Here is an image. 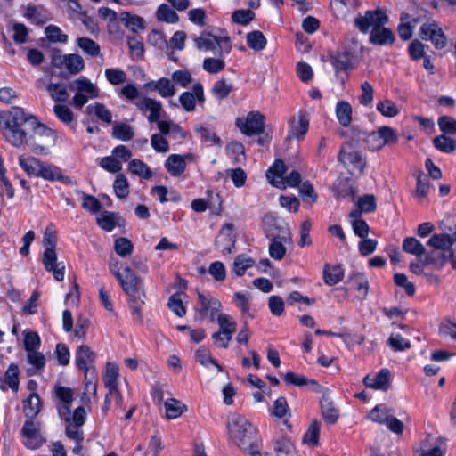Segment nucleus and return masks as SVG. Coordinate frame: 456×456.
<instances>
[{"label": "nucleus", "mask_w": 456, "mask_h": 456, "mask_svg": "<svg viewBox=\"0 0 456 456\" xmlns=\"http://www.w3.org/2000/svg\"><path fill=\"white\" fill-rule=\"evenodd\" d=\"M4 136L13 146L27 144L36 154L47 151L56 142L55 132L38 123L34 116L27 115L22 110H14L6 122Z\"/></svg>", "instance_id": "nucleus-1"}, {"label": "nucleus", "mask_w": 456, "mask_h": 456, "mask_svg": "<svg viewBox=\"0 0 456 456\" xmlns=\"http://www.w3.org/2000/svg\"><path fill=\"white\" fill-rule=\"evenodd\" d=\"M388 22V16L380 8L368 10L364 14L358 13L354 20V27L362 34L370 32L369 42L374 45H390L395 41L393 30L385 27Z\"/></svg>", "instance_id": "nucleus-2"}, {"label": "nucleus", "mask_w": 456, "mask_h": 456, "mask_svg": "<svg viewBox=\"0 0 456 456\" xmlns=\"http://www.w3.org/2000/svg\"><path fill=\"white\" fill-rule=\"evenodd\" d=\"M228 429L231 438L244 452L250 456H262L257 428L244 416L234 415L228 423Z\"/></svg>", "instance_id": "nucleus-3"}, {"label": "nucleus", "mask_w": 456, "mask_h": 456, "mask_svg": "<svg viewBox=\"0 0 456 456\" xmlns=\"http://www.w3.org/2000/svg\"><path fill=\"white\" fill-rule=\"evenodd\" d=\"M69 89L75 91L71 104L78 110H81L89 99L99 96V88L86 77H79L70 82Z\"/></svg>", "instance_id": "nucleus-4"}, {"label": "nucleus", "mask_w": 456, "mask_h": 456, "mask_svg": "<svg viewBox=\"0 0 456 456\" xmlns=\"http://www.w3.org/2000/svg\"><path fill=\"white\" fill-rule=\"evenodd\" d=\"M419 37L423 41H429L437 50H442L447 45V37L438 22L428 18L422 23L419 29Z\"/></svg>", "instance_id": "nucleus-5"}, {"label": "nucleus", "mask_w": 456, "mask_h": 456, "mask_svg": "<svg viewBox=\"0 0 456 456\" xmlns=\"http://www.w3.org/2000/svg\"><path fill=\"white\" fill-rule=\"evenodd\" d=\"M338 160L348 168L351 173L358 171L360 174H362L366 165L361 152L355 151L351 142H345L341 145Z\"/></svg>", "instance_id": "nucleus-6"}, {"label": "nucleus", "mask_w": 456, "mask_h": 456, "mask_svg": "<svg viewBox=\"0 0 456 456\" xmlns=\"http://www.w3.org/2000/svg\"><path fill=\"white\" fill-rule=\"evenodd\" d=\"M114 272L115 277L118 281L122 289L129 297H140V296L144 297V293L141 291L142 281L130 267H125L123 273H120L119 270H114Z\"/></svg>", "instance_id": "nucleus-7"}, {"label": "nucleus", "mask_w": 456, "mask_h": 456, "mask_svg": "<svg viewBox=\"0 0 456 456\" xmlns=\"http://www.w3.org/2000/svg\"><path fill=\"white\" fill-rule=\"evenodd\" d=\"M265 117L259 111H249L246 118H237L235 125L248 136L258 135L265 131Z\"/></svg>", "instance_id": "nucleus-8"}, {"label": "nucleus", "mask_w": 456, "mask_h": 456, "mask_svg": "<svg viewBox=\"0 0 456 456\" xmlns=\"http://www.w3.org/2000/svg\"><path fill=\"white\" fill-rule=\"evenodd\" d=\"M263 222L267 239H280L286 242L290 238V232L288 225L283 221L275 218L273 215H265Z\"/></svg>", "instance_id": "nucleus-9"}, {"label": "nucleus", "mask_w": 456, "mask_h": 456, "mask_svg": "<svg viewBox=\"0 0 456 456\" xmlns=\"http://www.w3.org/2000/svg\"><path fill=\"white\" fill-rule=\"evenodd\" d=\"M221 306V302L217 298L211 296L207 297L203 293L198 292V301L195 309L199 319L204 320L208 316L210 321L214 322Z\"/></svg>", "instance_id": "nucleus-10"}, {"label": "nucleus", "mask_w": 456, "mask_h": 456, "mask_svg": "<svg viewBox=\"0 0 456 456\" xmlns=\"http://www.w3.org/2000/svg\"><path fill=\"white\" fill-rule=\"evenodd\" d=\"M20 435L24 439L23 444L31 450L39 448L45 440L40 433L39 424L34 419H27L20 430Z\"/></svg>", "instance_id": "nucleus-11"}, {"label": "nucleus", "mask_w": 456, "mask_h": 456, "mask_svg": "<svg viewBox=\"0 0 456 456\" xmlns=\"http://www.w3.org/2000/svg\"><path fill=\"white\" fill-rule=\"evenodd\" d=\"M454 243L453 237L448 233H435L428 240V245L436 249L442 250V262H448L454 256L452 245Z\"/></svg>", "instance_id": "nucleus-12"}, {"label": "nucleus", "mask_w": 456, "mask_h": 456, "mask_svg": "<svg viewBox=\"0 0 456 456\" xmlns=\"http://www.w3.org/2000/svg\"><path fill=\"white\" fill-rule=\"evenodd\" d=\"M194 42L199 50L213 51L216 44L220 47L224 45V50L228 53L232 49L231 40L229 37H219L212 36L208 32H203L200 37H195Z\"/></svg>", "instance_id": "nucleus-13"}, {"label": "nucleus", "mask_w": 456, "mask_h": 456, "mask_svg": "<svg viewBox=\"0 0 456 456\" xmlns=\"http://www.w3.org/2000/svg\"><path fill=\"white\" fill-rule=\"evenodd\" d=\"M204 100V90L200 83H196L193 85L192 92H183L179 97L181 106L186 111L194 110L196 101H198L199 102H203Z\"/></svg>", "instance_id": "nucleus-14"}, {"label": "nucleus", "mask_w": 456, "mask_h": 456, "mask_svg": "<svg viewBox=\"0 0 456 456\" xmlns=\"http://www.w3.org/2000/svg\"><path fill=\"white\" fill-rule=\"evenodd\" d=\"M42 262L47 272H52L56 281H61L64 279V265L60 266L57 263V255L54 248H45L43 254Z\"/></svg>", "instance_id": "nucleus-15"}, {"label": "nucleus", "mask_w": 456, "mask_h": 456, "mask_svg": "<svg viewBox=\"0 0 456 456\" xmlns=\"http://www.w3.org/2000/svg\"><path fill=\"white\" fill-rule=\"evenodd\" d=\"M390 370L387 368L381 369L376 375H366L363 378L365 387L375 389L387 391L389 388Z\"/></svg>", "instance_id": "nucleus-16"}, {"label": "nucleus", "mask_w": 456, "mask_h": 456, "mask_svg": "<svg viewBox=\"0 0 456 456\" xmlns=\"http://www.w3.org/2000/svg\"><path fill=\"white\" fill-rule=\"evenodd\" d=\"M56 396L62 402V406L59 408V414L66 422L70 421L71 403L73 401L72 389L58 386L55 387Z\"/></svg>", "instance_id": "nucleus-17"}, {"label": "nucleus", "mask_w": 456, "mask_h": 456, "mask_svg": "<svg viewBox=\"0 0 456 456\" xmlns=\"http://www.w3.org/2000/svg\"><path fill=\"white\" fill-rule=\"evenodd\" d=\"M37 177H41L46 181H60L64 184L71 183L70 177L63 175L60 167L44 162H42Z\"/></svg>", "instance_id": "nucleus-18"}, {"label": "nucleus", "mask_w": 456, "mask_h": 456, "mask_svg": "<svg viewBox=\"0 0 456 456\" xmlns=\"http://www.w3.org/2000/svg\"><path fill=\"white\" fill-rule=\"evenodd\" d=\"M353 54L348 51H338L330 56V61L332 64L336 74L345 72L352 69Z\"/></svg>", "instance_id": "nucleus-19"}, {"label": "nucleus", "mask_w": 456, "mask_h": 456, "mask_svg": "<svg viewBox=\"0 0 456 456\" xmlns=\"http://www.w3.org/2000/svg\"><path fill=\"white\" fill-rule=\"evenodd\" d=\"M136 106L143 113L150 111L148 120L151 123L156 122L160 118L161 104L159 102L149 97H143L136 102Z\"/></svg>", "instance_id": "nucleus-20"}, {"label": "nucleus", "mask_w": 456, "mask_h": 456, "mask_svg": "<svg viewBox=\"0 0 456 456\" xmlns=\"http://www.w3.org/2000/svg\"><path fill=\"white\" fill-rule=\"evenodd\" d=\"M320 407L322 419L330 425L335 424L339 418V411L335 407L330 395L322 396L320 400Z\"/></svg>", "instance_id": "nucleus-21"}, {"label": "nucleus", "mask_w": 456, "mask_h": 456, "mask_svg": "<svg viewBox=\"0 0 456 456\" xmlns=\"http://www.w3.org/2000/svg\"><path fill=\"white\" fill-rule=\"evenodd\" d=\"M96 354L86 345H81L77 348L75 362L79 370L88 371V363L94 362Z\"/></svg>", "instance_id": "nucleus-22"}, {"label": "nucleus", "mask_w": 456, "mask_h": 456, "mask_svg": "<svg viewBox=\"0 0 456 456\" xmlns=\"http://www.w3.org/2000/svg\"><path fill=\"white\" fill-rule=\"evenodd\" d=\"M323 281L328 286H334L344 279V269L341 265H331L325 264L323 266Z\"/></svg>", "instance_id": "nucleus-23"}, {"label": "nucleus", "mask_w": 456, "mask_h": 456, "mask_svg": "<svg viewBox=\"0 0 456 456\" xmlns=\"http://www.w3.org/2000/svg\"><path fill=\"white\" fill-rule=\"evenodd\" d=\"M23 403V411L28 419H34L42 409V402L37 393H31Z\"/></svg>", "instance_id": "nucleus-24"}, {"label": "nucleus", "mask_w": 456, "mask_h": 456, "mask_svg": "<svg viewBox=\"0 0 456 456\" xmlns=\"http://www.w3.org/2000/svg\"><path fill=\"white\" fill-rule=\"evenodd\" d=\"M308 128V115L305 110H299L297 123L289 126V135L299 140L305 136Z\"/></svg>", "instance_id": "nucleus-25"}, {"label": "nucleus", "mask_w": 456, "mask_h": 456, "mask_svg": "<svg viewBox=\"0 0 456 456\" xmlns=\"http://www.w3.org/2000/svg\"><path fill=\"white\" fill-rule=\"evenodd\" d=\"M119 19L125 27L134 33H138L145 29L144 20L138 15L132 14L128 12H122Z\"/></svg>", "instance_id": "nucleus-26"}, {"label": "nucleus", "mask_w": 456, "mask_h": 456, "mask_svg": "<svg viewBox=\"0 0 456 456\" xmlns=\"http://www.w3.org/2000/svg\"><path fill=\"white\" fill-rule=\"evenodd\" d=\"M27 361L28 364L31 365V367L27 370L28 376H33L37 373V371L42 370L45 368L46 362L43 353L37 350L28 352Z\"/></svg>", "instance_id": "nucleus-27"}, {"label": "nucleus", "mask_w": 456, "mask_h": 456, "mask_svg": "<svg viewBox=\"0 0 456 456\" xmlns=\"http://www.w3.org/2000/svg\"><path fill=\"white\" fill-rule=\"evenodd\" d=\"M196 160V155L188 152L185 154H174L173 153V176H178L185 171L188 163H192Z\"/></svg>", "instance_id": "nucleus-28"}, {"label": "nucleus", "mask_w": 456, "mask_h": 456, "mask_svg": "<svg viewBox=\"0 0 456 456\" xmlns=\"http://www.w3.org/2000/svg\"><path fill=\"white\" fill-rule=\"evenodd\" d=\"M226 154L233 164H243L246 161L244 145L237 141L231 142L226 146Z\"/></svg>", "instance_id": "nucleus-29"}, {"label": "nucleus", "mask_w": 456, "mask_h": 456, "mask_svg": "<svg viewBox=\"0 0 456 456\" xmlns=\"http://www.w3.org/2000/svg\"><path fill=\"white\" fill-rule=\"evenodd\" d=\"M370 137H378L381 140L380 145L379 148L383 147L386 144H394L398 142V135L396 131L387 126H383L378 128L376 133H372Z\"/></svg>", "instance_id": "nucleus-30"}, {"label": "nucleus", "mask_w": 456, "mask_h": 456, "mask_svg": "<svg viewBox=\"0 0 456 456\" xmlns=\"http://www.w3.org/2000/svg\"><path fill=\"white\" fill-rule=\"evenodd\" d=\"M118 368L112 362L106 364V370L103 377L104 385L108 388V393H112L118 389Z\"/></svg>", "instance_id": "nucleus-31"}, {"label": "nucleus", "mask_w": 456, "mask_h": 456, "mask_svg": "<svg viewBox=\"0 0 456 456\" xmlns=\"http://www.w3.org/2000/svg\"><path fill=\"white\" fill-rule=\"evenodd\" d=\"M336 115L339 124L347 127L352 121V106L346 101H339L336 105Z\"/></svg>", "instance_id": "nucleus-32"}, {"label": "nucleus", "mask_w": 456, "mask_h": 456, "mask_svg": "<svg viewBox=\"0 0 456 456\" xmlns=\"http://www.w3.org/2000/svg\"><path fill=\"white\" fill-rule=\"evenodd\" d=\"M402 248L404 252L417 257H420L426 253L425 247L415 237H406L403 241Z\"/></svg>", "instance_id": "nucleus-33"}, {"label": "nucleus", "mask_w": 456, "mask_h": 456, "mask_svg": "<svg viewBox=\"0 0 456 456\" xmlns=\"http://www.w3.org/2000/svg\"><path fill=\"white\" fill-rule=\"evenodd\" d=\"M45 90L54 102H64L69 98L67 86L60 83H47Z\"/></svg>", "instance_id": "nucleus-34"}, {"label": "nucleus", "mask_w": 456, "mask_h": 456, "mask_svg": "<svg viewBox=\"0 0 456 456\" xmlns=\"http://www.w3.org/2000/svg\"><path fill=\"white\" fill-rule=\"evenodd\" d=\"M86 111L88 115H95L104 123H112V114L103 103L96 102L95 104H90L86 107Z\"/></svg>", "instance_id": "nucleus-35"}, {"label": "nucleus", "mask_w": 456, "mask_h": 456, "mask_svg": "<svg viewBox=\"0 0 456 456\" xmlns=\"http://www.w3.org/2000/svg\"><path fill=\"white\" fill-rule=\"evenodd\" d=\"M77 45L88 56L96 57L100 54L101 47L94 40L82 37L76 40Z\"/></svg>", "instance_id": "nucleus-36"}, {"label": "nucleus", "mask_w": 456, "mask_h": 456, "mask_svg": "<svg viewBox=\"0 0 456 456\" xmlns=\"http://www.w3.org/2000/svg\"><path fill=\"white\" fill-rule=\"evenodd\" d=\"M20 166L24 171L29 175L37 177L39 170L41 168L42 161L34 157H23L19 158Z\"/></svg>", "instance_id": "nucleus-37"}, {"label": "nucleus", "mask_w": 456, "mask_h": 456, "mask_svg": "<svg viewBox=\"0 0 456 456\" xmlns=\"http://www.w3.org/2000/svg\"><path fill=\"white\" fill-rule=\"evenodd\" d=\"M64 62L66 69L71 75L78 74L85 68V61L78 54H65Z\"/></svg>", "instance_id": "nucleus-38"}, {"label": "nucleus", "mask_w": 456, "mask_h": 456, "mask_svg": "<svg viewBox=\"0 0 456 456\" xmlns=\"http://www.w3.org/2000/svg\"><path fill=\"white\" fill-rule=\"evenodd\" d=\"M247 45L255 51L263 50L267 44V40L261 31L255 30L246 36Z\"/></svg>", "instance_id": "nucleus-39"}, {"label": "nucleus", "mask_w": 456, "mask_h": 456, "mask_svg": "<svg viewBox=\"0 0 456 456\" xmlns=\"http://www.w3.org/2000/svg\"><path fill=\"white\" fill-rule=\"evenodd\" d=\"M255 261L251 257L246 256L244 254L238 255L232 265V270L235 274L241 277L245 274L247 269L254 265Z\"/></svg>", "instance_id": "nucleus-40"}, {"label": "nucleus", "mask_w": 456, "mask_h": 456, "mask_svg": "<svg viewBox=\"0 0 456 456\" xmlns=\"http://www.w3.org/2000/svg\"><path fill=\"white\" fill-rule=\"evenodd\" d=\"M433 144L436 150L444 153H451L456 149V141L444 134L435 137Z\"/></svg>", "instance_id": "nucleus-41"}, {"label": "nucleus", "mask_w": 456, "mask_h": 456, "mask_svg": "<svg viewBox=\"0 0 456 456\" xmlns=\"http://www.w3.org/2000/svg\"><path fill=\"white\" fill-rule=\"evenodd\" d=\"M134 134L133 128L126 123H116L112 127V136L118 140L124 142L130 141L133 139Z\"/></svg>", "instance_id": "nucleus-42"}, {"label": "nucleus", "mask_w": 456, "mask_h": 456, "mask_svg": "<svg viewBox=\"0 0 456 456\" xmlns=\"http://www.w3.org/2000/svg\"><path fill=\"white\" fill-rule=\"evenodd\" d=\"M256 14L250 9H239L235 10L232 14V20L233 23L247 26L254 20Z\"/></svg>", "instance_id": "nucleus-43"}, {"label": "nucleus", "mask_w": 456, "mask_h": 456, "mask_svg": "<svg viewBox=\"0 0 456 456\" xmlns=\"http://www.w3.org/2000/svg\"><path fill=\"white\" fill-rule=\"evenodd\" d=\"M128 169L131 173L144 179H149L152 176V172L150 167L140 159L131 160L128 164Z\"/></svg>", "instance_id": "nucleus-44"}, {"label": "nucleus", "mask_w": 456, "mask_h": 456, "mask_svg": "<svg viewBox=\"0 0 456 456\" xmlns=\"http://www.w3.org/2000/svg\"><path fill=\"white\" fill-rule=\"evenodd\" d=\"M113 189L118 199H125L129 194V183L123 174H118L113 183Z\"/></svg>", "instance_id": "nucleus-45"}, {"label": "nucleus", "mask_w": 456, "mask_h": 456, "mask_svg": "<svg viewBox=\"0 0 456 456\" xmlns=\"http://www.w3.org/2000/svg\"><path fill=\"white\" fill-rule=\"evenodd\" d=\"M428 45L422 43L419 39H413L408 46V53L412 61H419L426 54L425 49Z\"/></svg>", "instance_id": "nucleus-46"}, {"label": "nucleus", "mask_w": 456, "mask_h": 456, "mask_svg": "<svg viewBox=\"0 0 456 456\" xmlns=\"http://www.w3.org/2000/svg\"><path fill=\"white\" fill-rule=\"evenodd\" d=\"M387 345L390 346V348L395 352L404 351L411 347V342L403 338V336L399 333L392 334L387 341Z\"/></svg>", "instance_id": "nucleus-47"}, {"label": "nucleus", "mask_w": 456, "mask_h": 456, "mask_svg": "<svg viewBox=\"0 0 456 456\" xmlns=\"http://www.w3.org/2000/svg\"><path fill=\"white\" fill-rule=\"evenodd\" d=\"M41 339L39 335L35 331L24 330L23 346L26 353L37 351L40 346Z\"/></svg>", "instance_id": "nucleus-48"}, {"label": "nucleus", "mask_w": 456, "mask_h": 456, "mask_svg": "<svg viewBox=\"0 0 456 456\" xmlns=\"http://www.w3.org/2000/svg\"><path fill=\"white\" fill-rule=\"evenodd\" d=\"M4 380L10 388L17 392L19 389V367L15 363L10 364L4 374Z\"/></svg>", "instance_id": "nucleus-49"}, {"label": "nucleus", "mask_w": 456, "mask_h": 456, "mask_svg": "<svg viewBox=\"0 0 456 456\" xmlns=\"http://www.w3.org/2000/svg\"><path fill=\"white\" fill-rule=\"evenodd\" d=\"M195 357L202 365L208 366L209 364H212L216 366L220 371L222 370V366L211 356L209 350L205 346H200L198 348L195 353Z\"/></svg>", "instance_id": "nucleus-50"}, {"label": "nucleus", "mask_w": 456, "mask_h": 456, "mask_svg": "<svg viewBox=\"0 0 456 456\" xmlns=\"http://www.w3.org/2000/svg\"><path fill=\"white\" fill-rule=\"evenodd\" d=\"M114 249L119 256L126 257L132 254L134 246L130 240L120 237L115 240Z\"/></svg>", "instance_id": "nucleus-51"}, {"label": "nucleus", "mask_w": 456, "mask_h": 456, "mask_svg": "<svg viewBox=\"0 0 456 456\" xmlns=\"http://www.w3.org/2000/svg\"><path fill=\"white\" fill-rule=\"evenodd\" d=\"M390 410L385 405L379 404L375 406L369 413V418L373 422L385 424L390 416Z\"/></svg>", "instance_id": "nucleus-52"}, {"label": "nucleus", "mask_w": 456, "mask_h": 456, "mask_svg": "<svg viewBox=\"0 0 456 456\" xmlns=\"http://www.w3.org/2000/svg\"><path fill=\"white\" fill-rule=\"evenodd\" d=\"M185 292H176L173 294V312L179 317H183L186 314V304L187 298Z\"/></svg>", "instance_id": "nucleus-53"}, {"label": "nucleus", "mask_w": 456, "mask_h": 456, "mask_svg": "<svg viewBox=\"0 0 456 456\" xmlns=\"http://www.w3.org/2000/svg\"><path fill=\"white\" fill-rule=\"evenodd\" d=\"M53 112L55 116L66 125H71L74 121V114L67 105L55 104L53 106Z\"/></svg>", "instance_id": "nucleus-54"}, {"label": "nucleus", "mask_w": 456, "mask_h": 456, "mask_svg": "<svg viewBox=\"0 0 456 456\" xmlns=\"http://www.w3.org/2000/svg\"><path fill=\"white\" fill-rule=\"evenodd\" d=\"M437 124L443 134H456V119L450 116H442L438 118Z\"/></svg>", "instance_id": "nucleus-55"}, {"label": "nucleus", "mask_w": 456, "mask_h": 456, "mask_svg": "<svg viewBox=\"0 0 456 456\" xmlns=\"http://www.w3.org/2000/svg\"><path fill=\"white\" fill-rule=\"evenodd\" d=\"M232 90V86L228 84L225 79L217 80L213 87L212 94L218 99L224 100Z\"/></svg>", "instance_id": "nucleus-56"}, {"label": "nucleus", "mask_w": 456, "mask_h": 456, "mask_svg": "<svg viewBox=\"0 0 456 456\" xmlns=\"http://www.w3.org/2000/svg\"><path fill=\"white\" fill-rule=\"evenodd\" d=\"M299 194L303 201L309 204L314 203L318 197L313 184L309 181L302 183L299 188Z\"/></svg>", "instance_id": "nucleus-57"}, {"label": "nucleus", "mask_w": 456, "mask_h": 456, "mask_svg": "<svg viewBox=\"0 0 456 456\" xmlns=\"http://www.w3.org/2000/svg\"><path fill=\"white\" fill-rule=\"evenodd\" d=\"M357 207L365 213H373L377 208L376 198L373 194H365L357 200Z\"/></svg>", "instance_id": "nucleus-58"}, {"label": "nucleus", "mask_w": 456, "mask_h": 456, "mask_svg": "<svg viewBox=\"0 0 456 456\" xmlns=\"http://www.w3.org/2000/svg\"><path fill=\"white\" fill-rule=\"evenodd\" d=\"M284 240L280 239L270 240L269 255L275 260H281L286 254V247L283 245Z\"/></svg>", "instance_id": "nucleus-59"}, {"label": "nucleus", "mask_w": 456, "mask_h": 456, "mask_svg": "<svg viewBox=\"0 0 456 456\" xmlns=\"http://www.w3.org/2000/svg\"><path fill=\"white\" fill-rule=\"evenodd\" d=\"M348 282H352L354 284V289L358 290L359 292L362 291L364 296L367 295L369 282L363 273H353L348 277Z\"/></svg>", "instance_id": "nucleus-60"}, {"label": "nucleus", "mask_w": 456, "mask_h": 456, "mask_svg": "<svg viewBox=\"0 0 456 456\" xmlns=\"http://www.w3.org/2000/svg\"><path fill=\"white\" fill-rule=\"evenodd\" d=\"M148 41L151 45L156 46L160 50H167L168 44L167 37L162 31L159 29H152L148 37Z\"/></svg>", "instance_id": "nucleus-61"}, {"label": "nucleus", "mask_w": 456, "mask_h": 456, "mask_svg": "<svg viewBox=\"0 0 456 456\" xmlns=\"http://www.w3.org/2000/svg\"><path fill=\"white\" fill-rule=\"evenodd\" d=\"M202 67L208 73L216 74L224 69L225 62L222 59L208 57L204 60Z\"/></svg>", "instance_id": "nucleus-62"}, {"label": "nucleus", "mask_w": 456, "mask_h": 456, "mask_svg": "<svg viewBox=\"0 0 456 456\" xmlns=\"http://www.w3.org/2000/svg\"><path fill=\"white\" fill-rule=\"evenodd\" d=\"M377 110L385 117L393 118L399 113L396 104L391 100H385L377 103Z\"/></svg>", "instance_id": "nucleus-63"}, {"label": "nucleus", "mask_w": 456, "mask_h": 456, "mask_svg": "<svg viewBox=\"0 0 456 456\" xmlns=\"http://www.w3.org/2000/svg\"><path fill=\"white\" fill-rule=\"evenodd\" d=\"M116 215L113 212L103 211L101 216L97 218L98 225L106 232H110L115 228Z\"/></svg>", "instance_id": "nucleus-64"}]
</instances>
